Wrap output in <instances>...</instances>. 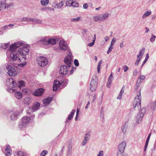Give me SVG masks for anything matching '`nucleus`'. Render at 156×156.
I'll return each instance as SVG.
<instances>
[{"instance_id":"nucleus-34","label":"nucleus","mask_w":156,"mask_h":156,"mask_svg":"<svg viewBox=\"0 0 156 156\" xmlns=\"http://www.w3.org/2000/svg\"><path fill=\"white\" fill-rule=\"evenodd\" d=\"M112 83V79H108V81L107 83L106 84V86L108 88H109L111 87V85Z\"/></svg>"},{"instance_id":"nucleus-47","label":"nucleus","mask_w":156,"mask_h":156,"mask_svg":"<svg viewBox=\"0 0 156 156\" xmlns=\"http://www.w3.org/2000/svg\"><path fill=\"white\" fill-rule=\"evenodd\" d=\"M141 58H137V59H136V62L135 63V65L136 66H137L139 62H140Z\"/></svg>"},{"instance_id":"nucleus-39","label":"nucleus","mask_w":156,"mask_h":156,"mask_svg":"<svg viewBox=\"0 0 156 156\" xmlns=\"http://www.w3.org/2000/svg\"><path fill=\"white\" fill-rule=\"evenodd\" d=\"M73 4L72 5V6L73 7H78L79 6V4L76 2L74 0H73Z\"/></svg>"},{"instance_id":"nucleus-32","label":"nucleus","mask_w":156,"mask_h":156,"mask_svg":"<svg viewBox=\"0 0 156 156\" xmlns=\"http://www.w3.org/2000/svg\"><path fill=\"white\" fill-rule=\"evenodd\" d=\"M102 61V60H101L98 63V65L97 66V71L98 73H99L100 72L101 65V64Z\"/></svg>"},{"instance_id":"nucleus-23","label":"nucleus","mask_w":156,"mask_h":156,"mask_svg":"<svg viewBox=\"0 0 156 156\" xmlns=\"http://www.w3.org/2000/svg\"><path fill=\"white\" fill-rule=\"evenodd\" d=\"M151 135V133H150L148 135V136L147 138L146 141L145 146L144 148V151H146V150L147 149V147L148 146L149 141L150 139Z\"/></svg>"},{"instance_id":"nucleus-29","label":"nucleus","mask_w":156,"mask_h":156,"mask_svg":"<svg viewBox=\"0 0 156 156\" xmlns=\"http://www.w3.org/2000/svg\"><path fill=\"white\" fill-rule=\"evenodd\" d=\"M41 5L43 6H46L49 2V0H41Z\"/></svg>"},{"instance_id":"nucleus-60","label":"nucleus","mask_w":156,"mask_h":156,"mask_svg":"<svg viewBox=\"0 0 156 156\" xmlns=\"http://www.w3.org/2000/svg\"><path fill=\"white\" fill-rule=\"evenodd\" d=\"M22 91L23 92H24L25 94L27 93L28 92L27 90L25 88H24L22 89Z\"/></svg>"},{"instance_id":"nucleus-2","label":"nucleus","mask_w":156,"mask_h":156,"mask_svg":"<svg viewBox=\"0 0 156 156\" xmlns=\"http://www.w3.org/2000/svg\"><path fill=\"white\" fill-rule=\"evenodd\" d=\"M71 54L69 53L64 60L66 66L63 65L61 67L59 71V74L62 76L66 75L67 73L68 69L67 67H70L71 66V63L72 62L73 58L71 57Z\"/></svg>"},{"instance_id":"nucleus-18","label":"nucleus","mask_w":156,"mask_h":156,"mask_svg":"<svg viewBox=\"0 0 156 156\" xmlns=\"http://www.w3.org/2000/svg\"><path fill=\"white\" fill-rule=\"evenodd\" d=\"M40 106V104L38 102H37L33 105L32 108H30V111H32V110L33 111H35L38 109V108Z\"/></svg>"},{"instance_id":"nucleus-35","label":"nucleus","mask_w":156,"mask_h":156,"mask_svg":"<svg viewBox=\"0 0 156 156\" xmlns=\"http://www.w3.org/2000/svg\"><path fill=\"white\" fill-rule=\"evenodd\" d=\"M80 17H78L76 18H72L71 19V21L72 22H76L80 21Z\"/></svg>"},{"instance_id":"nucleus-63","label":"nucleus","mask_w":156,"mask_h":156,"mask_svg":"<svg viewBox=\"0 0 156 156\" xmlns=\"http://www.w3.org/2000/svg\"><path fill=\"white\" fill-rule=\"evenodd\" d=\"M147 60L145 59L144 60V61L142 63V65H141V68L142 67H143V66L146 63V62H147Z\"/></svg>"},{"instance_id":"nucleus-16","label":"nucleus","mask_w":156,"mask_h":156,"mask_svg":"<svg viewBox=\"0 0 156 156\" xmlns=\"http://www.w3.org/2000/svg\"><path fill=\"white\" fill-rule=\"evenodd\" d=\"M53 98L51 97H49L47 98H44L43 100V102L45 105L44 106L48 104L52 100Z\"/></svg>"},{"instance_id":"nucleus-27","label":"nucleus","mask_w":156,"mask_h":156,"mask_svg":"<svg viewBox=\"0 0 156 156\" xmlns=\"http://www.w3.org/2000/svg\"><path fill=\"white\" fill-rule=\"evenodd\" d=\"M75 112V110H72L70 114L68 115V119L69 120H71L73 118V115Z\"/></svg>"},{"instance_id":"nucleus-59","label":"nucleus","mask_w":156,"mask_h":156,"mask_svg":"<svg viewBox=\"0 0 156 156\" xmlns=\"http://www.w3.org/2000/svg\"><path fill=\"white\" fill-rule=\"evenodd\" d=\"M138 73L137 70H135L133 72V75L134 76H136Z\"/></svg>"},{"instance_id":"nucleus-5","label":"nucleus","mask_w":156,"mask_h":156,"mask_svg":"<svg viewBox=\"0 0 156 156\" xmlns=\"http://www.w3.org/2000/svg\"><path fill=\"white\" fill-rule=\"evenodd\" d=\"M141 99L140 90L137 93V96L135 97L133 102V108L136 110L137 108L138 109L140 108L141 104Z\"/></svg>"},{"instance_id":"nucleus-43","label":"nucleus","mask_w":156,"mask_h":156,"mask_svg":"<svg viewBox=\"0 0 156 156\" xmlns=\"http://www.w3.org/2000/svg\"><path fill=\"white\" fill-rule=\"evenodd\" d=\"M90 136V134L88 133L86 134L85 135V136L84 137V140L87 142L88 140V138Z\"/></svg>"},{"instance_id":"nucleus-3","label":"nucleus","mask_w":156,"mask_h":156,"mask_svg":"<svg viewBox=\"0 0 156 156\" xmlns=\"http://www.w3.org/2000/svg\"><path fill=\"white\" fill-rule=\"evenodd\" d=\"M29 49L27 47H23L19 48L18 51L19 53V61L23 62L26 59V55L29 52Z\"/></svg>"},{"instance_id":"nucleus-44","label":"nucleus","mask_w":156,"mask_h":156,"mask_svg":"<svg viewBox=\"0 0 156 156\" xmlns=\"http://www.w3.org/2000/svg\"><path fill=\"white\" fill-rule=\"evenodd\" d=\"M64 4V2L63 1L60 2L58 5H57V8L58 9H60L61 7Z\"/></svg>"},{"instance_id":"nucleus-12","label":"nucleus","mask_w":156,"mask_h":156,"mask_svg":"<svg viewBox=\"0 0 156 156\" xmlns=\"http://www.w3.org/2000/svg\"><path fill=\"white\" fill-rule=\"evenodd\" d=\"M126 145V143L125 141L122 142L118 146L119 151L118 152L119 155H120L121 153H122L124 152Z\"/></svg>"},{"instance_id":"nucleus-21","label":"nucleus","mask_w":156,"mask_h":156,"mask_svg":"<svg viewBox=\"0 0 156 156\" xmlns=\"http://www.w3.org/2000/svg\"><path fill=\"white\" fill-rule=\"evenodd\" d=\"M57 41V38H50L49 37L48 44L55 45L56 44V42Z\"/></svg>"},{"instance_id":"nucleus-53","label":"nucleus","mask_w":156,"mask_h":156,"mask_svg":"<svg viewBox=\"0 0 156 156\" xmlns=\"http://www.w3.org/2000/svg\"><path fill=\"white\" fill-rule=\"evenodd\" d=\"M123 69H124L125 72L127 71L129 69L128 67L126 66H124L123 67Z\"/></svg>"},{"instance_id":"nucleus-55","label":"nucleus","mask_w":156,"mask_h":156,"mask_svg":"<svg viewBox=\"0 0 156 156\" xmlns=\"http://www.w3.org/2000/svg\"><path fill=\"white\" fill-rule=\"evenodd\" d=\"M94 43H95L94 41V40L91 43L88 44V46H90V47H91V46H93L94 44Z\"/></svg>"},{"instance_id":"nucleus-1","label":"nucleus","mask_w":156,"mask_h":156,"mask_svg":"<svg viewBox=\"0 0 156 156\" xmlns=\"http://www.w3.org/2000/svg\"><path fill=\"white\" fill-rule=\"evenodd\" d=\"M22 43L20 42H16L12 44L7 51V55L9 56L10 59L13 61L19 60V53L16 51L17 48L20 47Z\"/></svg>"},{"instance_id":"nucleus-33","label":"nucleus","mask_w":156,"mask_h":156,"mask_svg":"<svg viewBox=\"0 0 156 156\" xmlns=\"http://www.w3.org/2000/svg\"><path fill=\"white\" fill-rule=\"evenodd\" d=\"M19 85L18 86L19 88H20L22 87H23L25 85V83L23 81H19Z\"/></svg>"},{"instance_id":"nucleus-37","label":"nucleus","mask_w":156,"mask_h":156,"mask_svg":"<svg viewBox=\"0 0 156 156\" xmlns=\"http://www.w3.org/2000/svg\"><path fill=\"white\" fill-rule=\"evenodd\" d=\"M151 35V37L150 39V41L151 42H153L155 41L156 37L152 34Z\"/></svg>"},{"instance_id":"nucleus-41","label":"nucleus","mask_w":156,"mask_h":156,"mask_svg":"<svg viewBox=\"0 0 156 156\" xmlns=\"http://www.w3.org/2000/svg\"><path fill=\"white\" fill-rule=\"evenodd\" d=\"M18 21H19L20 22L25 21L27 22V17H25L19 19V20H18Z\"/></svg>"},{"instance_id":"nucleus-6","label":"nucleus","mask_w":156,"mask_h":156,"mask_svg":"<svg viewBox=\"0 0 156 156\" xmlns=\"http://www.w3.org/2000/svg\"><path fill=\"white\" fill-rule=\"evenodd\" d=\"M37 63L39 66L44 67L48 63L47 59L43 57H38L37 58Z\"/></svg>"},{"instance_id":"nucleus-58","label":"nucleus","mask_w":156,"mask_h":156,"mask_svg":"<svg viewBox=\"0 0 156 156\" xmlns=\"http://www.w3.org/2000/svg\"><path fill=\"white\" fill-rule=\"evenodd\" d=\"M122 93L120 92L118 97L117 98V99H120L122 98Z\"/></svg>"},{"instance_id":"nucleus-4","label":"nucleus","mask_w":156,"mask_h":156,"mask_svg":"<svg viewBox=\"0 0 156 156\" xmlns=\"http://www.w3.org/2000/svg\"><path fill=\"white\" fill-rule=\"evenodd\" d=\"M34 117V115H33L30 117L27 116H23L22 118L21 122L19 124V128L21 129H23L29 124L31 120V118L33 119Z\"/></svg>"},{"instance_id":"nucleus-25","label":"nucleus","mask_w":156,"mask_h":156,"mask_svg":"<svg viewBox=\"0 0 156 156\" xmlns=\"http://www.w3.org/2000/svg\"><path fill=\"white\" fill-rule=\"evenodd\" d=\"M22 95V93L20 91H17L15 93V96L17 99L21 98Z\"/></svg>"},{"instance_id":"nucleus-38","label":"nucleus","mask_w":156,"mask_h":156,"mask_svg":"<svg viewBox=\"0 0 156 156\" xmlns=\"http://www.w3.org/2000/svg\"><path fill=\"white\" fill-rule=\"evenodd\" d=\"M33 21L35 22L37 24H41L42 23V21L40 20L34 18Z\"/></svg>"},{"instance_id":"nucleus-20","label":"nucleus","mask_w":156,"mask_h":156,"mask_svg":"<svg viewBox=\"0 0 156 156\" xmlns=\"http://www.w3.org/2000/svg\"><path fill=\"white\" fill-rule=\"evenodd\" d=\"M128 126V124L126 122L124 123L122 126L121 130L124 134H125L126 132Z\"/></svg>"},{"instance_id":"nucleus-57","label":"nucleus","mask_w":156,"mask_h":156,"mask_svg":"<svg viewBox=\"0 0 156 156\" xmlns=\"http://www.w3.org/2000/svg\"><path fill=\"white\" fill-rule=\"evenodd\" d=\"M26 63H21V64H19L18 65H19V66L22 67H24L25 65H26Z\"/></svg>"},{"instance_id":"nucleus-9","label":"nucleus","mask_w":156,"mask_h":156,"mask_svg":"<svg viewBox=\"0 0 156 156\" xmlns=\"http://www.w3.org/2000/svg\"><path fill=\"white\" fill-rule=\"evenodd\" d=\"M98 82V79H92L90 86V89L91 91L93 92L96 90Z\"/></svg>"},{"instance_id":"nucleus-30","label":"nucleus","mask_w":156,"mask_h":156,"mask_svg":"<svg viewBox=\"0 0 156 156\" xmlns=\"http://www.w3.org/2000/svg\"><path fill=\"white\" fill-rule=\"evenodd\" d=\"M73 0H68L66 3V5L67 6H72Z\"/></svg>"},{"instance_id":"nucleus-64","label":"nucleus","mask_w":156,"mask_h":156,"mask_svg":"<svg viewBox=\"0 0 156 156\" xmlns=\"http://www.w3.org/2000/svg\"><path fill=\"white\" fill-rule=\"evenodd\" d=\"M109 37L108 36H106L105 37H104V39L106 41H108L109 40Z\"/></svg>"},{"instance_id":"nucleus-46","label":"nucleus","mask_w":156,"mask_h":156,"mask_svg":"<svg viewBox=\"0 0 156 156\" xmlns=\"http://www.w3.org/2000/svg\"><path fill=\"white\" fill-rule=\"evenodd\" d=\"M116 38H113L112 40V41H111V46H113V45H114L115 44V43L116 41Z\"/></svg>"},{"instance_id":"nucleus-24","label":"nucleus","mask_w":156,"mask_h":156,"mask_svg":"<svg viewBox=\"0 0 156 156\" xmlns=\"http://www.w3.org/2000/svg\"><path fill=\"white\" fill-rule=\"evenodd\" d=\"M145 50V48H143L142 49L140 50L139 55H137V57L142 58V57L144 53Z\"/></svg>"},{"instance_id":"nucleus-42","label":"nucleus","mask_w":156,"mask_h":156,"mask_svg":"<svg viewBox=\"0 0 156 156\" xmlns=\"http://www.w3.org/2000/svg\"><path fill=\"white\" fill-rule=\"evenodd\" d=\"M48 151L47 150H44L42 151L41 154V156H45L48 154Z\"/></svg>"},{"instance_id":"nucleus-11","label":"nucleus","mask_w":156,"mask_h":156,"mask_svg":"<svg viewBox=\"0 0 156 156\" xmlns=\"http://www.w3.org/2000/svg\"><path fill=\"white\" fill-rule=\"evenodd\" d=\"M6 84L8 87L12 88L15 87L17 85L16 83L13 80V79H7Z\"/></svg>"},{"instance_id":"nucleus-15","label":"nucleus","mask_w":156,"mask_h":156,"mask_svg":"<svg viewBox=\"0 0 156 156\" xmlns=\"http://www.w3.org/2000/svg\"><path fill=\"white\" fill-rule=\"evenodd\" d=\"M19 115V112L18 111H16L12 114L10 116L11 120H15L17 119L18 116Z\"/></svg>"},{"instance_id":"nucleus-56","label":"nucleus","mask_w":156,"mask_h":156,"mask_svg":"<svg viewBox=\"0 0 156 156\" xmlns=\"http://www.w3.org/2000/svg\"><path fill=\"white\" fill-rule=\"evenodd\" d=\"M34 18L27 17V22H33L34 21Z\"/></svg>"},{"instance_id":"nucleus-14","label":"nucleus","mask_w":156,"mask_h":156,"mask_svg":"<svg viewBox=\"0 0 156 156\" xmlns=\"http://www.w3.org/2000/svg\"><path fill=\"white\" fill-rule=\"evenodd\" d=\"M45 90L42 88H40L35 90L33 93V95L35 96H40L42 95Z\"/></svg>"},{"instance_id":"nucleus-45","label":"nucleus","mask_w":156,"mask_h":156,"mask_svg":"<svg viewBox=\"0 0 156 156\" xmlns=\"http://www.w3.org/2000/svg\"><path fill=\"white\" fill-rule=\"evenodd\" d=\"M143 79H138L136 83V85L137 86H139L140 83L143 81Z\"/></svg>"},{"instance_id":"nucleus-51","label":"nucleus","mask_w":156,"mask_h":156,"mask_svg":"<svg viewBox=\"0 0 156 156\" xmlns=\"http://www.w3.org/2000/svg\"><path fill=\"white\" fill-rule=\"evenodd\" d=\"M12 88L9 87V88L8 89H7V90L8 92H9L10 93H12L15 91V90L14 89H12Z\"/></svg>"},{"instance_id":"nucleus-7","label":"nucleus","mask_w":156,"mask_h":156,"mask_svg":"<svg viewBox=\"0 0 156 156\" xmlns=\"http://www.w3.org/2000/svg\"><path fill=\"white\" fill-rule=\"evenodd\" d=\"M146 108H143L141 109L139 111L137 116V122L138 123H140L142 120L143 117L146 112Z\"/></svg>"},{"instance_id":"nucleus-54","label":"nucleus","mask_w":156,"mask_h":156,"mask_svg":"<svg viewBox=\"0 0 156 156\" xmlns=\"http://www.w3.org/2000/svg\"><path fill=\"white\" fill-rule=\"evenodd\" d=\"M4 68L2 67L1 66L0 67V74H2L3 72H4Z\"/></svg>"},{"instance_id":"nucleus-52","label":"nucleus","mask_w":156,"mask_h":156,"mask_svg":"<svg viewBox=\"0 0 156 156\" xmlns=\"http://www.w3.org/2000/svg\"><path fill=\"white\" fill-rule=\"evenodd\" d=\"M5 5V4L4 2H0V11L3 8Z\"/></svg>"},{"instance_id":"nucleus-61","label":"nucleus","mask_w":156,"mask_h":156,"mask_svg":"<svg viewBox=\"0 0 156 156\" xmlns=\"http://www.w3.org/2000/svg\"><path fill=\"white\" fill-rule=\"evenodd\" d=\"M88 4L87 3H85L83 5V7L85 9H86L88 7Z\"/></svg>"},{"instance_id":"nucleus-40","label":"nucleus","mask_w":156,"mask_h":156,"mask_svg":"<svg viewBox=\"0 0 156 156\" xmlns=\"http://www.w3.org/2000/svg\"><path fill=\"white\" fill-rule=\"evenodd\" d=\"M94 20L95 22H97L98 21H100V16H97L93 17Z\"/></svg>"},{"instance_id":"nucleus-49","label":"nucleus","mask_w":156,"mask_h":156,"mask_svg":"<svg viewBox=\"0 0 156 156\" xmlns=\"http://www.w3.org/2000/svg\"><path fill=\"white\" fill-rule=\"evenodd\" d=\"M104 152L103 151H100L97 156H104Z\"/></svg>"},{"instance_id":"nucleus-17","label":"nucleus","mask_w":156,"mask_h":156,"mask_svg":"<svg viewBox=\"0 0 156 156\" xmlns=\"http://www.w3.org/2000/svg\"><path fill=\"white\" fill-rule=\"evenodd\" d=\"M99 16L100 17V21H104L107 20V17L109 16V14L108 13H106L100 15Z\"/></svg>"},{"instance_id":"nucleus-26","label":"nucleus","mask_w":156,"mask_h":156,"mask_svg":"<svg viewBox=\"0 0 156 156\" xmlns=\"http://www.w3.org/2000/svg\"><path fill=\"white\" fill-rule=\"evenodd\" d=\"M49 37H45L41 38L40 41L42 42H44V44H48Z\"/></svg>"},{"instance_id":"nucleus-8","label":"nucleus","mask_w":156,"mask_h":156,"mask_svg":"<svg viewBox=\"0 0 156 156\" xmlns=\"http://www.w3.org/2000/svg\"><path fill=\"white\" fill-rule=\"evenodd\" d=\"M6 69L8 70L7 73L9 76L14 77L17 75V72L14 68L9 65H7L6 67Z\"/></svg>"},{"instance_id":"nucleus-22","label":"nucleus","mask_w":156,"mask_h":156,"mask_svg":"<svg viewBox=\"0 0 156 156\" xmlns=\"http://www.w3.org/2000/svg\"><path fill=\"white\" fill-rule=\"evenodd\" d=\"M72 147H68L67 151L66 154V156H72Z\"/></svg>"},{"instance_id":"nucleus-62","label":"nucleus","mask_w":156,"mask_h":156,"mask_svg":"<svg viewBox=\"0 0 156 156\" xmlns=\"http://www.w3.org/2000/svg\"><path fill=\"white\" fill-rule=\"evenodd\" d=\"M96 98V95L94 94V96H93V99L92 101V103H93L94 102Z\"/></svg>"},{"instance_id":"nucleus-31","label":"nucleus","mask_w":156,"mask_h":156,"mask_svg":"<svg viewBox=\"0 0 156 156\" xmlns=\"http://www.w3.org/2000/svg\"><path fill=\"white\" fill-rule=\"evenodd\" d=\"M9 44L10 43L9 42L5 44H2L1 46V47L2 49H6L8 48Z\"/></svg>"},{"instance_id":"nucleus-28","label":"nucleus","mask_w":156,"mask_h":156,"mask_svg":"<svg viewBox=\"0 0 156 156\" xmlns=\"http://www.w3.org/2000/svg\"><path fill=\"white\" fill-rule=\"evenodd\" d=\"M31 99L29 98H26L24 99L23 102L25 104L29 105L31 102Z\"/></svg>"},{"instance_id":"nucleus-50","label":"nucleus","mask_w":156,"mask_h":156,"mask_svg":"<svg viewBox=\"0 0 156 156\" xmlns=\"http://www.w3.org/2000/svg\"><path fill=\"white\" fill-rule=\"evenodd\" d=\"M74 64L76 66H77L79 65V62L77 59H75L74 60Z\"/></svg>"},{"instance_id":"nucleus-10","label":"nucleus","mask_w":156,"mask_h":156,"mask_svg":"<svg viewBox=\"0 0 156 156\" xmlns=\"http://www.w3.org/2000/svg\"><path fill=\"white\" fill-rule=\"evenodd\" d=\"M58 48L60 50L64 51L68 49L66 43L64 40L60 41L59 43Z\"/></svg>"},{"instance_id":"nucleus-48","label":"nucleus","mask_w":156,"mask_h":156,"mask_svg":"<svg viewBox=\"0 0 156 156\" xmlns=\"http://www.w3.org/2000/svg\"><path fill=\"white\" fill-rule=\"evenodd\" d=\"M113 48V46H111L108 48V49L107 51V53L108 54L112 50V49Z\"/></svg>"},{"instance_id":"nucleus-36","label":"nucleus","mask_w":156,"mask_h":156,"mask_svg":"<svg viewBox=\"0 0 156 156\" xmlns=\"http://www.w3.org/2000/svg\"><path fill=\"white\" fill-rule=\"evenodd\" d=\"M151 11H150V12H148V11H147L143 15V18L144 19L145 17L150 15V14H151Z\"/></svg>"},{"instance_id":"nucleus-13","label":"nucleus","mask_w":156,"mask_h":156,"mask_svg":"<svg viewBox=\"0 0 156 156\" xmlns=\"http://www.w3.org/2000/svg\"><path fill=\"white\" fill-rule=\"evenodd\" d=\"M62 83L60 82V81H57V80H55L54 82V84L53 85V90L54 91H56L58 90H59L60 86L62 84H63L64 82L61 81Z\"/></svg>"},{"instance_id":"nucleus-19","label":"nucleus","mask_w":156,"mask_h":156,"mask_svg":"<svg viewBox=\"0 0 156 156\" xmlns=\"http://www.w3.org/2000/svg\"><path fill=\"white\" fill-rule=\"evenodd\" d=\"M10 146L9 145H7L5 149V151L6 152V156H11L12 154V151L10 149Z\"/></svg>"}]
</instances>
